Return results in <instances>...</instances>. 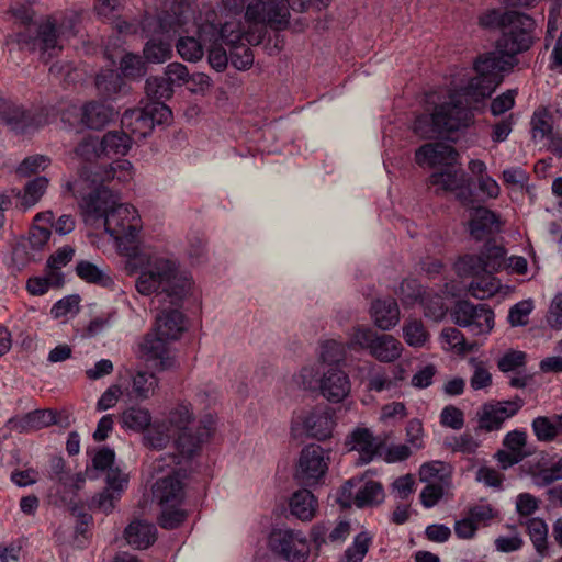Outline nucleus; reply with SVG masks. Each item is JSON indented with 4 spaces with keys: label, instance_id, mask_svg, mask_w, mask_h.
<instances>
[{
    "label": "nucleus",
    "instance_id": "f03ea898",
    "mask_svg": "<svg viewBox=\"0 0 562 562\" xmlns=\"http://www.w3.org/2000/svg\"><path fill=\"white\" fill-rule=\"evenodd\" d=\"M80 207L87 222H102L105 232L116 240L125 258L127 276L135 278V289L144 296L162 291L172 302L180 303L193 293L194 279L181 269L170 254L138 243L142 220L137 210L122 203L120 195L106 187L82 196Z\"/></svg>",
    "mask_w": 562,
    "mask_h": 562
},
{
    "label": "nucleus",
    "instance_id": "9b49d317",
    "mask_svg": "<svg viewBox=\"0 0 562 562\" xmlns=\"http://www.w3.org/2000/svg\"><path fill=\"white\" fill-rule=\"evenodd\" d=\"M506 251L501 246H486L481 255H467L460 258L454 269L458 276L480 277L481 273L493 274L498 271L505 260Z\"/></svg>",
    "mask_w": 562,
    "mask_h": 562
},
{
    "label": "nucleus",
    "instance_id": "052dcab7",
    "mask_svg": "<svg viewBox=\"0 0 562 562\" xmlns=\"http://www.w3.org/2000/svg\"><path fill=\"white\" fill-rule=\"evenodd\" d=\"M532 300H524L513 305L508 313V322L513 327L525 326L533 310Z\"/></svg>",
    "mask_w": 562,
    "mask_h": 562
},
{
    "label": "nucleus",
    "instance_id": "0eeeda50",
    "mask_svg": "<svg viewBox=\"0 0 562 562\" xmlns=\"http://www.w3.org/2000/svg\"><path fill=\"white\" fill-rule=\"evenodd\" d=\"M78 20V15L71 13L63 20L58 29L55 21L48 20L40 26L38 36L36 38H31L24 33H18L15 35V42L23 47H27L30 49H38L43 57L46 55L52 57L61 48L58 45L59 36L69 37L75 35V27Z\"/></svg>",
    "mask_w": 562,
    "mask_h": 562
},
{
    "label": "nucleus",
    "instance_id": "09e8293b",
    "mask_svg": "<svg viewBox=\"0 0 562 562\" xmlns=\"http://www.w3.org/2000/svg\"><path fill=\"white\" fill-rule=\"evenodd\" d=\"M319 370L315 366H305L292 376L293 384L303 391H318Z\"/></svg>",
    "mask_w": 562,
    "mask_h": 562
},
{
    "label": "nucleus",
    "instance_id": "3c124183",
    "mask_svg": "<svg viewBox=\"0 0 562 562\" xmlns=\"http://www.w3.org/2000/svg\"><path fill=\"white\" fill-rule=\"evenodd\" d=\"M75 155L85 162H93L103 158L99 137L89 135L76 147Z\"/></svg>",
    "mask_w": 562,
    "mask_h": 562
},
{
    "label": "nucleus",
    "instance_id": "72a5a7b5",
    "mask_svg": "<svg viewBox=\"0 0 562 562\" xmlns=\"http://www.w3.org/2000/svg\"><path fill=\"white\" fill-rule=\"evenodd\" d=\"M76 273L85 282L103 288H111L114 284L113 278L108 270L87 260H81L77 263Z\"/></svg>",
    "mask_w": 562,
    "mask_h": 562
},
{
    "label": "nucleus",
    "instance_id": "f3484780",
    "mask_svg": "<svg viewBox=\"0 0 562 562\" xmlns=\"http://www.w3.org/2000/svg\"><path fill=\"white\" fill-rule=\"evenodd\" d=\"M195 293L196 285L194 284L193 293L190 296L180 303H175L162 291L154 292L153 294L161 295L164 300L175 306L170 310H162L159 314H157L154 331L157 333V335L162 336V338H167L168 340L178 339L184 329V316L179 308L186 301L194 297Z\"/></svg>",
    "mask_w": 562,
    "mask_h": 562
},
{
    "label": "nucleus",
    "instance_id": "5fc2aeb1",
    "mask_svg": "<svg viewBox=\"0 0 562 562\" xmlns=\"http://www.w3.org/2000/svg\"><path fill=\"white\" fill-rule=\"evenodd\" d=\"M177 50L181 58L188 61H198L204 55L201 42L193 36L180 37L177 43Z\"/></svg>",
    "mask_w": 562,
    "mask_h": 562
},
{
    "label": "nucleus",
    "instance_id": "c9c22d12",
    "mask_svg": "<svg viewBox=\"0 0 562 562\" xmlns=\"http://www.w3.org/2000/svg\"><path fill=\"white\" fill-rule=\"evenodd\" d=\"M418 474L419 480L424 483H441L451 485V467L442 461L435 460L422 464Z\"/></svg>",
    "mask_w": 562,
    "mask_h": 562
},
{
    "label": "nucleus",
    "instance_id": "a18cd8bd",
    "mask_svg": "<svg viewBox=\"0 0 562 562\" xmlns=\"http://www.w3.org/2000/svg\"><path fill=\"white\" fill-rule=\"evenodd\" d=\"M403 337L409 347L422 348L429 339V333L419 319H409L403 326Z\"/></svg>",
    "mask_w": 562,
    "mask_h": 562
},
{
    "label": "nucleus",
    "instance_id": "aec40b11",
    "mask_svg": "<svg viewBox=\"0 0 562 562\" xmlns=\"http://www.w3.org/2000/svg\"><path fill=\"white\" fill-rule=\"evenodd\" d=\"M458 153L445 143H429L423 145L415 154L416 162L419 166H451L456 162Z\"/></svg>",
    "mask_w": 562,
    "mask_h": 562
},
{
    "label": "nucleus",
    "instance_id": "4be33fe9",
    "mask_svg": "<svg viewBox=\"0 0 562 562\" xmlns=\"http://www.w3.org/2000/svg\"><path fill=\"white\" fill-rule=\"evenodd\" d=\"M520 407L521 405L518 402L485 405L479 418V427L486 431L498 430L505 420L517 414Z\"/></svg>",
    "mask_w": 562,
    "mask_h": 562
},
{
    "label": "nucleus",
    "instance_id": "6e6d98bb",
    "mask_svg": "<svg viewBox=\"0 0 562 562\" xmlns=\"http://www.w3.org/2000/svg\"><path fill=\"white\" fill-rule=\"evenodd\" d=\"M95 85L100 93L110 97L121 90L123 81L116 71L106 70L97 76Z\"/></svg>",
    "mask_w": 562,
    "mask_h": 562
},
{
    "label": "nucleus",
    "instance_id": "a19ab883",
    "mask_svg": "<svg viewBox=\"0 0 562 562\" xmlns=\"http://www.w3.org/2000/svg\"><path fill=\"white\" fill-rule=\"evenodd\" d=\"M131 378L133 393L142 401L149 398L158 386L157 378L146 371H137Z\"/></svg>",
    "mask_w": 562,
    "mask_h": 562
},
{
    "label": "nucleus",
    "instance_id": "37998d69",
    "mask_svg": "<svg viewBox=\"0 0 562 562\" xmlns=\"http://www.w3.org/2000/svg\"><path fill=\"white\" fill-rule=\"evenodd\" d=\"M531 136L533 140H543L553 132L552 117L547 108L537 109L530 121Z\"/></svg>",
    "mask_w": 562,
    "mask_h": 562
},
{
    "label": "nucleus",
    "instance_id": "9d476101",
    "mask_svg": "<svg viewBox=\"0 0 562 562\" xmlns=\"http://www.w3.org/2000/svg\"><path fill=\"white\" fill-rule=\"evenodd\" d=\"M268 543L271 551L288 562H307L310 559L311 544L300 530H273L269 536Z\"/></svg>",
    "mask_w": 562,
    "mask_h": 562
},
{
    "label": "nucleus",
    "instance_id": "6ab92c4d",
    "mask_svg": "<svg viewBox=\"0 0 562 562\" xmlns=\"http://www.w3.org/2000/svg\"><path fill=\"white\" fill-rule=\"evenodd\" d=\"M168 339L157 335L148 334L139 344V357L147 362L155 361L161 370L168 369L173 364V358L168 349Z\"/></svg>",
    "mask_w": 562,
    "mask_h": 562
},
{
    "label": "nucleus",
    "instance_id": "412c9836",
    "mask_svg": "<svg viewBox=\"0 0 562 562\" xmlns=\"http://www.w3.org/2000/svg\"><path fill=\"white\" fill-rule=\"evenodd\" d=\"M128 474L120 469H109L106 473V486L99 495L98 505L104 513H111L115 503L121 498L128 485Z\"/></svg>",
    "mask_w": 562,
    "mask_h": 562
},
{
    "label": "nucleus",
    "instance_id": "680f3d73",
    "mask_svg": "<svg viewBox=\"0 0 562 562\" xmlns=\"http://www.w3.org/2000/svg\"><path fill=\"white\" fill-rule=\"evenodd\" d=\"M451 485L441 483H427V485L420 492V503L425 508H431L436 506L439 501L443 497L445 492L450 488Z\"/></svg>",
    "mask_w": 562,
    "mask_h": 562
},
{
    "label": "nucleus",
    "instance_id": "1a4fd4ad",
    "mask_svg": "<svg viewBox=\"0 0 562 562\" xmlns=\"http://www.w3.org/2000/svg\"><path fill=\"white\" fill-rule=\"evenodd\" d=\"M330 461V450L319 445H306L300 452L295 479L306 486L317 485L326 475Z\"/></svg>",
    "mask_w": 562,
    "mask_h": 562
},
{
    "label": "nucleus",
    "instance_id": "b1692460",
    "mask_svg": "<svg viewBox=\"0 0 562 562\" xmlns=\"http://www.w3.org/2000/svg\"><path fill=\"white\" fill-rule=\"evenodd\" d=\"M345 445L348 450L359 452L361 463L370 462L379 449V442L373 432L366 427L355 428L346 438Z\"/></svg>",
    "mask_w": 562,
    "mask_h": 562
},
{
    "label": "nucleus",
    "instance_id": "bb28decb",
    "mask_svg": "<svg viewBox=\"0 0 562 562\" xmlns=\"http://www.w3.org/2000/svg\"><path fill=\"white\" fill-rule=\"evenodd\" d=\"M468 205L469 209V232L476 240L485 238L497 225V216L494 212L484 206Z\"/></svg>",
    "mask_w": 562,
    "mask_h": 562
},
{
    "label": "nucleus",
    "instance_id": "f704fd0d",
    "mask_svg": "<svg viewBox=\"0 0 562 562\" xmlns=\"http://www.w3.org/2000/svg\"><path fill=\"white\" fill-rule=\"evenodd\" d=\"M99 142L103 158H110L115 155L124 156L128 153L132 145L131 137L123 131L109 132Z\"/></svg>",
    "mask_w": 562,
    "mask_h": 562
},
{
    "label": "nucleus",
    "instance_id": "8fccbe9b",
    "mask_svg": "<svg viewBox=\"0 0 562 562\" xmlns=\"http://www.w3.org/2000/svg\"><path fill=\"white\" fill-rule=\"evenodd\" d=\"M372 538L366 531L358 533L346 549L341 562H362L369 551Z\"/></svg>",
    "mask_w": 562,
    "mask_h": 562
},
{
    "label": "nucleus",
    "instance_id": "c85d7f7f",
    "mask_svg": "<svg viewBox=\"0 0 562 562\" xmlns=\"http://www.w3.org/2000/svg\"><path fill=\"white\" fill-rule=\"evenodd\" d=\"M289 508L299 520L311 521L318 510V501L311 491L302 488L292 494Z\"/></svg>",
    "mask_w": 562,
    "mask_h": 562
},
{
    "label": "nucleus",
    "instance_id": "473e14b6",
    "mask_svg": "<svg viewBox=\"0 0 562 562\" xmlns=\"http://www.w3.org/2000/svg\"><path fill=\"white\" fill-rule=\"evenodd\" d=\"M531 426L539 441L551 442L562 435V413L552 417L538 416L532 420Z\"/></svg>",
    "mask_w": 562,
    "mask_h": 562
},
{
    "label": "nucleus",
    "instance_id": "e2e57ef3",
    "mask_svg": "<svg viewBox=\"0 0 562 562\" xmlns=\"http://www.w3.org/2000/svg\"><path fill=\"white\" fill-rule=\"evenodd\" d=\"M526 363V353L520 350H508L497 361L502 372H512L522 368Z\"/></svg>",
    "mask_w": 562,
    "mask_h": 562
},
{
    "label": "nucleus",
    "instance_id": "774afa93",
    "mask_svg": "<svg viewBox=\"0 0 562 562\" xmlns=\"http://www.w3.org/2000/svg\"><path fill=\"white\" fill-rule=\"evenodd\" d=\"M546 318L552 329L562 330V293L552 299Z\"/></svg>",
    "mask_w": 562,
    "mask_h": 562
},
{
    "label": "nucleus",
    "instance_id": "2f4dec72",
    "mask_svg": "<svg viewBox=\"0 0 562 562\" xmlns=\"http://www.w3.org/2000/svg\"><path fill=\"white\" fill-rule=\"evenodd\" d=\"M114 109L111 105L99 102L87 103L81 110V122L92 130L104 127L114 117Z\"/></svg>",
    "mask_w": 562,
    "mask_h": 562
},
{
    "label": "nucleus",
    "instance_id": "4c0bfd02",
    "mask_svg": "<svg viewBox=\"0 0 562 562\" xmlns=\"http://www.w3.org/2000/svg\"><path fill=\"white\" fill-rule=\"evenodd\" d=\"M527 531L536 552L541 559L550 555L548 544V526L541 518H531L527 521Z\"/></svg>",
    "mask_w": 562,
    "mask_h": 562
},
{
    "label": "nucleus",
    "instance_id": "49530a36",
    "mask_svg": "<svg viewBox=\"0 0 562 562\" xmlns=\"http://www.w3.org/2000/svg\"><path fill=\"white\" fill-rule=\"evenodd\" d=\"M64 283V276L61 272L46 271L44 277L30 278L26 284L27 291L33 295H43L52 286H60Z\"/></svg>",
    "mask_w": 562,
    "mask_h": 562
},
{
    "label": "nucleus",
    "instance_id": "5701e85b",
    "mask_svg": "<svg viewBox=\"0 0 562 562\" xmlns=\"http://www.w3.org/2000/svg\"><path fill=\"white\" fill-rule=\"evenodd\" d=\"M57 423L56 412L53 409H35L22 416L8 420L7 426L18 432L40 430Z\"/></svg>",
    "mask_w": 562,
    "mask_h": 562
},
{
    "label": "nucleus",
    "instance_id": "603ef678",
    "mask_svg": "<svg viewBox=\"0 0 562 562\" xmlns=\"http://www.w3.org/2000/svg\"><path fill=\"white\" fill-rule=\"evenodd\" d=\"M422 284L415 279H405L400 284L397 295L404 306H413L420 302L424 293Z\"/></svg>",
    "mask_w": 562,
    "mask_h": 562
},
{
    "label": "nucleus",
    "instance_id": "4d7b16f0",
    "mask_svg": "<svg viewBox=\"0 0 562 562\" xmlns=\"http://www.w3.org/2000/svg\"><path fill=\"white\" fill-rule=\"evenodd\" d=\"M378 333L367 326H357L348 335V347L360 348L370 351L371 345Z\"/></svg>",
    "mask_w": 562,
    "mask_h": 562
},
{
    "label": "nucleus",
    "instance_id": "ddd939ff",
    "mask_svg": "<svg viewBox=\"0 0 562 562\" xmlns=\"http://www.w3.org/2000/svg\"><path fill=\"white\" fill-rule=\"evenodd\" d=\"M452 318L458 326L468 328L473 336H485L494 327L495 315L485 304L474 305L461 301L456 305Z\"/></svg>",
    "mask_w": 562,
    "mask_h": 562
},
{
    "label": "nucleus",
    "instance_id": "2eb2a0df",
    "mask_svg": "<svg viewBox=\"0 0 562 562\" xmlns=\"http://www.w3.org/2000/svg\"><path fill=\"white\" fill-rule=\"evenodd\" d=\"M80 178L90 182L92 191L105 187L104 183L116 180L120 183H127L134 178V167L131 161L123 159L116 160L109 166L94 167L93 169L83 168L80 171Z\"/></svg>",
    "mask_w": 562,
    "mask_h": 562
},
{
    "label": "nucleus",
    "instance_id": "13d9d810",
    "mask_svg": "<svg viewBox=\"0 0 562 562\" xmlns=\"http://www.w3.org/2000/svg\"><path fill=\"white\" fill-rule=\"evenodd\" d=\"M143 109L147 114L148 121L151 123L153 130L155 125L167 124L171 121V110L162 102H150Z\"/></svg>",
    "mask_w": 562,
    "mask_h": 562
},
{
    "label": "nucleus",
    "instance_id": "69168bd1",
    "mask_svg": "<svg viewBox=\"0 0 562 562\" xmlns=\"http://www.w3.org/2000/svg\"><path fill=\"white\" fill-rule=\"evenodd\" d=\"M50 164V159L43 155H35L25 158L18 167L21 176H30L38 171H43Z\"/></svg>",
    "mask_w": 562,
    "mask_h": 562
},
{
    "label": "nucleus",
    "instance_id": "a878e982",
    "mask_svg": "<svg viewBox=\"0 0 562 562\" xmlns=\"http://www.w3.org/2000/svg\"><path fill=\"white\" fill-rule=\"evenodd\" d=\"M119 423L125 431L144 434V436L154 425L150 411L138 405H132L122 411Z\"/></svg>",
    "mask_w": 562,
    "mask_h": 562
},
{
    "label": "nucleus",
    "instance_id": "338daca9",
    "mask_svg": "<svg viewBox=\"0 0 562 562\" xmlns=\"http://www.w3.org/2000/svg\"><path fill=\"white\" fill-rule=\"evenodd\" d=\"M440 423L445 427L459 430L464 426L463 412L453 405H448L441 411Z\"/></svg>",
    "mask_w": 562,
    "mask_h": 562
},
{
    "label": "nucleus",
    "instance_id": "864d4df0",
    "mask_svg": "<svg viewBox=\"0 0 562 562\" xmlns=\"http://www.w3.org/2000/svg\"><path fill=\"white\" fill-rule=\"evenodd\" d=\"M469 363L473 368V374L470 379V386L474 391L483 390L491 386L492 374L486 368V364L475 357H471L469 359Z\"/></svg>",
    "mask_w": 562,
    "mask_h": 562
},
{
    "label": "nucleus",
    "instance_id": "cd10ccee",
    "mask_svg": "<svg viewBox=\"0 0 562 562\" xmlns=\"http://www.w3.org/2000/svg\"><path fill=\"white\" fill-rule=\"evenodd\" d=\"M403 350L402 342L394 336L376 334L369 353L380 362L391 363L401 358Z\"/></svg>",
    "mask_w": 562,
    "mask_h": 562
},
{
    "label": "nucleus",
    "instance_id": "e433bc0d",
    "mask_svg": "<svg viewBox=\"0 0 562 562\" xmlns=\"http://www.w3.org/2000/svg\"><path fill=\"white\" fill-rule=\"evenodd\" d=\"M53 221V213L45 212L38 213L34 218V225L32 226L29 235L30 246L34 250H41L45 247L50 238V229L48 224Z\"/></svg>",
    "mask_w": 562,
    "mask_h": 562
},
{
    "label": "nucleus",
    "instance_id": "f8f14e48",
    "mask_svg": "<svg viewBox=\"0 0 562 562\" xmlns=\"http://www.w3.org/2000/svg\"><path fill=\"white\" fill-rule=\"evenodd\" d=\"M428 184L434 188L436 194L454 193L463 206L473 202L470 180L461 169L453 167V165L441 171L432 172L428 179Z\"/></svg>",
    "mask_w": 562,
    "mask_h": 562
},
{
    "label": "nucleus",
    "instance_id": "4468645a",
    "mask_svg": "<svg viewBox=\"0 0 562 562\" xmlns=\"http://www.w3.org/2000/svg\"><path fill=\"white\" fill-rule=\"evenodd\" d=\"M362 479L353 477L345 483L341 487L338 502L342 507H349L353 503L357 507H367L378 505L384 499V491L382 485L375 481H367L361 486H359L355 496L352 493V488L359 483H361Z\"/></svg>",
    "mask_w": 562,
    "mask_h": 562
},
{
    "label": "nucleus",
    "instance_id": "7ed1b4c3",
    "mask_svg": "<svg viewBox=\"0 0 562 562\" xmlns=\"http://www.w3.org/2000/svg\"><path fill=\"white\" fill-rule=\"evenodd\" d=\"M194 420L191 403L181 401L172 405L164 419H157L143 437L146 446L161 450L173 438L177 457L182 460H191L196 456L203 443L207 442L215 430V419L212 415H205L199 425L192 429L190 425Z\"/></svg>",
    "mask_w": 562,
    "mask_h": 562
},
{
    "label": "nucleus",
    "instance_id": "ea45409f",
    "mask_svg": "<svg viewBox=\"0 0 562 562\" xmlns=\"http://www.w3.org/2000/svg\"><path fill=\"white\" fill-rule=\"evenodd\" d=\"M440 339L442 348L457 355H465L475 349V344H468L464 335L454 327L445 328L441 331Z\"/></svg>",
    "mask_w": 562,
    "mask_h": 562
},
{
    "label": "nucleus",
    "instance_id": "f257e3e1",
    "mask_svg": "<svg viewBox=\"0 0 562 562\" xmlns=\"http://www.w3.org/2000/svg\"><path fill=\"white\" fill-rule=\"evenodd\" d=\"M505 29L494 52L479 56L476 72L461 88H442L425 94L424 113L412 125L422 138H436L445 132H454L473 123V110L487 100L502 83L504 75L517 65V56L528 52L537 40V22L528 14L506 12Z\"/></svg>",
    "mask_w": 562,
    "mask_h": 562
},
{
    "label": "nucleus",
    "instance_id": "bf43d9fd",
    "mask_svg": "<svg viewBox=\"0 0 562 562\" xmlns=\"http://www.w3.org/2000/svg\"><path fill=\"white\" fill-rule=\"evenodd\" d=\"M146 92L154 99H169L173 93L171 83L166 77H151L146 80Z\"/></svg>",
    "mask_w": 562,
    "mask_h": 562
},
{
    "label": "nucleus",
    "instance_id": "0e129e2a",
    "mask_svg": "<svg viewBox=\"0 0 562 562\" xmlns=\"http://www.w3.org/2000/svg\"><path fill=\"white\" fill-rule=\"evenodd\" d=\"M123 395L122 385L111 384L99 397L97 402V411L103 412L113 408Z\"/></svg>",
    "mask_w": 562,
    "mask_h": 562
},
{
    "label": "nucleus",
    "instance_id": "a211bd4d",
    "mask_svg": "<svg viewBox=\"0 0 562 562\" xmlns=\"http://www.w3.org/2000/svg\"><path fill=\"white\" fill-rule=\"evenodd\" d=\"M318 392L329 403L339 404L350 395V378L341 368L329 367L319 378Z\"/></svg>",
    "mask_w": 562,
    "mask_h": 562
},
{
    "label": "nucleus",
    "instance_id": "58836bf2",
    "mask_svg": "<svg viewBox=\"0 0 562 562\" xmlns=\"http://www.w3.org/2000/svg\"><path fill=\"white\" fill-rule=\"evenodd\" d=\"M347 346L336 339H326L321 342L318 360L322 364L329 367L337 366L344 362L346 358Z\"/></svg>",
    "mask_w": 562,
    "mask_h": 562
},
{
    "label": "nucleus",
    "instance_id": "7c9ffc66",
    "mask_svg": "<svg viewBox=\"0 0 562 562\" xmlns=\"http://www.w3.org/2000/svg\"><path fill=\"white\" fill-rule=\"evenodd\" d=\"M146 115L144 109H131L124 112L121 120L122 128L132 140L143 139L151 133V123Z\"/></svg>",
    "mask_w": 562,
    "mask_h": 562
},
{
    "label": "nucleus",
    "instance_id": "c756f323",
    "mask_svg": "<svg viewBox=\"0 0 562 562\" xmlns=\"http://www.w3.org/2000/svg\"><path fill=\"white\" fill-rule=\"evenodd\" d=\"M157 537L155 525L144 521L134 520L124 530L126 542L134 549H146L151 546Z\"/></svg>",
    "mask_w": 562,
    "mask_h": 562
},
{
    "label": "nucleus",
    "instance_id": "423d86ee",
    "mask_svg": "<svg viewBox=\"0 0 562 562\" xmlns=\"http://www.w3.org/2000/svg\"><path fill=\"white\" fill-rule=\"evenodd\" d=\"M311 0H223L225 9L240 12L245 9V19L251 23L267 24L272 29H284L290 20V7L304 10Z\"/></svg>",
    "mask_w": 562,
    "mask_h": 562
},
{
    "label": "nucleus",
    "instance_id": "39448f33",
    "mask_svg": "<svg viewBox=\"0 0 562 562\" xmlns=\"http://www.w3.org/2000/svg\"><path fill=\"white\" fill-rule=\"evenodd\" d=\"M182 460L176 454H167L154 462V471L166 474L159 477L153 486V498L160 506L159 525L165 529L177 528L187 517L182 508L184 501V468Z\"/></svg>",
    "mask_w": 562,
    "mask_h": 562
},
{
    "label": "nucleus",
    "instance_id": "dca6fc26",
    "mask_svg": "<svg viewBox=\"0 0 562 562\" xmlns=\"http://www.w3.org/2000/svg\"><path fill=\"white\" fill-rule=\"evenodd\" d=\"M221 40L228 46L229 60L238 70H246L254 64V54L251 49L244 44V34L239 24L226 22L220 31Z\"/></svg>",
    "mask_w": 562,
    "mask_h": 562
},
{
    "label": "nucleus",
    "instance_id": "79ce46f5",
    "mask_svg": "<svg viewBox=\"0 0 562 562\" xmlns=\"http://www.w3.org/2000/svg\"><path fill=\"white\" fill-rule=\"evenodd\" d=\"M418 304L423 306L425 316L434 321L442 319L448 310L442 295L426 290Z\"/></svg>",
    "mask_w": 562,
    "mask_h": 562
},
{
    "label": "nucleus",
    "instance_id": "de8ad7c7",
    "mask_svg": "<svg viewBox=\"0 0 562 562\" xmlns=\"http://www.w3.org/2000/svg\"><path fill=\"white\" fill-rule=\"evenodd\" d=\"M499 286V281L493 277V274L485 273V276L472 281L468 291L473 297L485 300L493 296L498 291Z\"/></svg>",
    "mask_w": 562,
    "mask_h": 562
},
{
    "label": "nucleus",
    "instance_id": "6e6552de",
    "mask_svg": "<svg viewBox=\"0 0 562 562\" xmlns=\"http://www.w3.org/2000/svg\"><path fill=\"white\" fill-rule=\"evenodd\" d=\"M337 422L335 412L327 406H316L293 416L291 431L296 436L303 431L307 437L325 441L333 437Z\"/></svg>",
    "mask_w": 562,
    "mask_h": 562
},
{
    "label": "nucleus",
    "instance_id": "20e7f679",
    "mask_svg": "<svg viewBox=\"0 0 562 562\" xmlns=\"http://www.w3.org/2000/svg\"><path fill=\"white\" fill-rule=\"evenodd\" d=\"M195 24L196 5L191 0H176L158 16L144 18L142 29L153 36L144 47V57L150 63H165L171 56L170 41Z\"/></svg>",
    "mask_w": 562,
    "mask_h": 562
},
{
    "label": "nucleus",
    "instance_id": "c03bdc74",
    "mask_svg": "<svg viewBox=\"0 0 562 562\" xmlns=\"http://www.w3.org/2000/svg\"><path fill=\"white\" fill-rule=\"evenodd\" d=\"M47 178L37 177L26 183L23 194H16L21 199V206L24 211L34 206L40 201L47 189Z\"/></svg>",
    "mask_w": 562,
    "mask_h": 562
},
{
    "label": "nucleus",
    "instance_id": "393cba45",
    "mask_svg": "<svg viewBox=\"0 0 562 562\" xmlns=\"http://www.w3.org/2000/svg\"><path fill=\"white\" fill-rule=\"evenodd\" d=\"M370 314L373 324L385 331L394 328L401 319L400 307L397 302L392 297L373 301L370 307Z\"/></svg>",
    "mask_w": 562,
    "mask_h": 562
}]
</instances>
